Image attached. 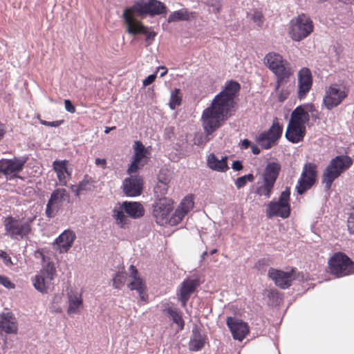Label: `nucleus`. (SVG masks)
<instances>
[{"mask_svg":"<svg viewBox=\"0 0 354 354\" xmlns=\"http://www.w3.org/2000/svg\"><path fill=\"white\" fill-rule=\"evenodd\" d=\"M135 151L133 159L136 162H141V160L146 157L147 149L140 141H136L133 145Z\"/></svg>","mask_w":354,"mask_h":354,"instance_id":"nucleus-36","label":"nucleus"},{"mask_svg":"<svg viewBox=\"0 0 354 354\" xmlns=\"http://www.w3.org/2000/svg\"><path fill=\"white\" fill-rule=\"evenodd\" d=\"M193 207L194 201L192 196H188L185 197V198L182 201L178 208L183 211H185V212L187 214L193 208Z\"/></svg>","mask_w":354,"mask_h":354,"instance_id":"nucleus-41","label":"nucleus"},{"mask_svg":"<svg viewBox=\"0 0 354 354\" xmlns=\"http://www.w3.org/2000/svg\"><path fill=\"white\" fill-rule=\"evenodd\" d=\"M290 195V189L286 187V189L281 193L277 201H270L266 209L267 216L268 218L273 216H279L283 218H288L290 214V207L289 204Z\"/></svg>","mask_w":354,"mask_h":354,"instance_id":"nucleus-8","label":"nucleus"},{"mask_svg":"<svg viewBox=\"0 0 354 354\" xmlns=\"http://www.w3.org/2000/svg\"><path fill=\"white\" fill-rule=\"evenodd\" d=\"M122 16L128 33L133 35L138 34L145 35L146 46L151 45L154 40L156 33L153 31H149L148 28L144 26L141 22L134 19L128 10L124 11Z\"/></svg>","mask_w":354,"mask_h":354,"instance_id":"nucleus-9","label":"nucleus"},{"mask_svg":"<svg viewBox=\"0 0 354 354\" xmlns=\"http://www.w3.org/2000/svg\"><path fill=\"white\" fill-rule=\"evenodd\" d=\"M203 127L205 132V135L201 133H196L194 138V143L198 146H204L207 142L209 141V136L218 129L223 122L225 120L218 118V115L206 113V109L204 110L202 115Z\"/></svg>","mask_w":354,"mask_h":354,"instance_id":"nucleus-7","label":"nucleus"},{"mask_svg":"<svg viewBox=\"0 0 354 354\" xmlns=\"http://www.w3.org/2000/svg\"><path fill=\"white\" fill-rule=\"evenodd\" d=\"M205 345V337L196 327L192 330V335L189 342V348L192 351H197L201 350Z\"/></svg>","mask_w":354,"mask_h":354,"instance_id":"nucleus-30","label":"nucleus"},{"mask_svg":"<svg viewBox=\"0 0 354 354\" xmlns=\"http://www.w3.org/2000/svg\"><path fill=\"white\" fill-rule=\"evenodd\" d=\"M63 122L62 120L54 121V122H47L45 120H41V123L45 126L57 127H59Z\"/></svg>","mask_w":354,"mask_h":354,"instance_id":"nucleus-53","label":"nucleus"},{"mask_svg":"<svg viewBox=\"0 0 354 354\" xmlns=\"http://www.w3.org/2000/svg\"><path fill=\"white\" fill-rule=\"evenodd\" d=\"M140 300L146 301L147 295L145 293V290L140 291L138 292Z\"/></svg>","mask_w":354,"mask_h":354,"instance_id":"nucleus-60","label":"nucleus"},{"mask_svg":"<svg viewBox=\"0 0 354 354\" xmlns=\"http://www.w3.org/2000/svg\"><path fill=\"white\" fill-rule=\"evenodd\" d=\"M75 239V234L71 230H65L62 233L53 243V249L59 253L66 252Z\"/></svg>","mask_w":354,"mask_h":354,"instance_id":"nucleus-23","label":"nucleus"},{"mask_svg":"<svg viewBox=\"0 0 354 354\" xmlns=\"http://www.w3.org/2000/svg\"><path fill=\"white\" fill-rule=\"evenodd\" d=\"M123 192L129 197H135L142 192V178L140 176H131L123 182Z\"/></svg>","mask_w":354,"mask_h":354,"instance_id":"nucleus-20","label":"nucleus"},{"mask_svg":"<svg viewBox=\"0 0 354 354\" xmlns=\"http://www.w3.org/2000/svg\"><path fill=\"white\" fill-rule=\"evenodd\" d=\"M341 2H343L344 3H351L353 0H339Z\"/></svg>","mask_w":354,"mask_h":354,"instance_id":"nucleus-63","label":"nucleus"},{"mask_svg":"<svg viewBox=\"0 0 354 354\" xmlns=\"http://www.w3.org/2000/svg\"><path fill=\"white\" fill-rule=\"evenodd\" d=\"M218 252L217 249H214L210 251V254H216V252Z\"/></svg>","mask_w":354,"mask_h":354,"instance_id":"nucleus-64","label":"nucleus"},{"mask_svg":"<svg viewBox=\"0 0 354 354\" xmlns=\"http://www.w3.org/2000/svg\"><path fill=\"white\" fill-rule=\"evenodd\" d=\"M64 104H65V109L68 112L71 113H75V108L69 100H65Z\"/></svg>","mask_w":354,"mask_h":354,"instance_id":"nucleus-51","label":"nucleus"},{"mask_svg":"<svg viewBox=\"0 0 354 354\" xmlns=\"http://www.w3.org/2000/svg\"><path fill=\"white\" fill-rule=\"evenodd\" d=\"M68 198L69 195L66 189H57L54 190L51 194L50 198L46 205V216L48 218L54 217L58 211L59 206Z\"/></svg>","mask_w":354,"mask_h":354,"instance_id":"nucleus-17","label":"nucleus"},{"mask_svg":"<svg viewBox=\"0 0 354 354\" xmlns=\"http://www.w3.org/2000/svg\"><path fill=\"white\" fill-rule=\"evenodd\" d=\"M254 179V176L252 174H249L248 175H245L236 178L235 181V185L237 189H240L241 187H243L246 185L248 181L252 182Z\"/></svg>","mask_w":354,"mask_h":354,"instance_id":"nucleus-42","label":"nucleus"},{"mask_svg":"<svg viewBox=\"0 0 354 354\" xmlns=\"http://www.w3.org/2000/svg\"><path fill=\"white\" fill-rule=\"evenodd\" d=\"M170 176L167 175L164 171L161 170L160 174L158 176V182H162L165 184L168 185V183L170 182Z\"/></svg>","mask_w":354,"mask_h":354,"instance_id":"nucleus-47","label":"nucleus"},{"mask_svg":"<svg viewBox=\"0 0 354 354\" xmlns=\"http://www.w3.org/2000/svg\"><path fill=\"white\" fill-rule=\"evenodd\" d=\"M192 17H194L193 12H189L186 8H183L170 14L167 19V21L169 23H171L180 21H188Z\"/></svg>","mask_w":354,"mask_h":354,"instance_id":"nucleus-33","label":"nucleus"},{"mask_svg":"<svg viewBox=\"0 0 354 354\" xmlns=\"http://www.w3.org/2000/svg\"><path fill=\"white\" fill-rule=\"evenodd\" d=\"M232 168L235 171H240L243 169V165L241 161L236 160L234 161L232 165Z\"/></svg>","mask_w":354,"mask_h":354,"instance_id":"nucleus-57","label":"nucleus"},{"mask_svg":"<svg viewBox=\"0 0 354 354\" xmlns=\"http://www.w3.org/2000/svg\"><path fill=\"white\" fill-rule=\"evenodd\" d=\"M32 221V218L21 220L12 216L6 217L3 221L6 233L12 239L17 240L26 239L31 232L30 223Z\"/></svg>","mask_w":354,"mask_h":354,"instance_id":"nucleus-5","label":"nucleus"},{"mask_svg":"<svg viewBox=\"0 0 354 354\" xmlns=\"http://www.w3.org/2000/svg\"><path fill=\"white\" fill-rule=\"evenodd\" d=\"M352 165V158L346 155H340L333 158L322 176V182L325 190H330L333 181Z\"/></svg>","mask_w":354,"mask_h":354,"instance_id":"nucleus-2","label":"nucleus"},{"mask_svg":"<svg viewBox=\"0 0 354 354\" xmlns=\"http://www.w3.org/2000/svg\"><path fill=\"white\" fill-rule=\"evenodd\" d=\"M68 314L73 315L77 313L79 308L82 305L81 295L71 292L68 294Z\"/></svg>","mask_w":354,"mask_h":354,"instance_id":"nucleus-31","label":"nucleus"},{"mask_svg":"<svg viewBox=\"0 0 354 354\" xmlns=\"http://www.w3.org/2000/svg\"><path fill=\"white\" fill-rule=\"evenodd\" d=\"M172 204V201L167 197L156 200L153 205V216L158 225L167 223L169 214L173 209Z\"/></svg>","mask_w":354,"mask_h":354,"instance_id":"nucleus-14","label":"nucleus"},{"mask_svg":"<svg viewBox=\"0 0 354 354\" xmlns=\"http://www.w3.org/2000/svg\"><path fill=\"white\" fill-rule=\"evenodd\" d=\"M287 60L284 59L279 54L276 53H269L264 57L265 65L274 73L279 69L281 66H284Z\"/></svg>","mask_w":354,"mask_h":354,"instance_id":"nucleus-28","label":"nucleus"},{"mask_svg":"<svg viewBox=\"0 0 354 354\" xmlns=\"http://www.w3.org/2000/svg\"><path fill=\"white\" fill-rule=\"evenodd\" d=\"M126 274L122 272H118L115 274L113 279V286L115 288L119 289L125 281Z\"/></svg>","mask_w":354,"mask_h":354,"instance_id":"nucleus-44","label":"nucleus"},{"mask_svg":"<svg viewBox=\"0 0 354 354\" xmlns=\"http://www.w3.org/2000/svg\"><path fill=\"white\" fill-rule=\"evenodd\" d=\"M168 185L162 182H158L153 189L154 196L156 200L160 198L166 197L165 195L167 194Z\"/></svg>","mask_w":354,"mask_h":354,"instance_id":"nucleus-37","label":"nucleus"},{"mask_svg":"<svg viewBox=\"0 0 354 354\" xmlns=\"http://www.w3.org/2000/svg\"><path fill=\"white\" fill-rule=\"evenodd\" d=\"M17 331V323L16 318L12 313H2L0 315V333H16Z\"/></svg>","mask_w":354,"mask_h":354,"instance_id":"nucleus-24","label":"nucleus"},{"mask_svg":"<svg viewBox=\"0 0 354 354\" xmlns=\"http://www.w3.org/2000/svg\"><path fill=\"white\" fill-rule=\"evenodd\" d=\"M95 163L96 165H102V167H104L106 162L105 159H101L97 158L95 159Z\"/></svg>","mask_w":354,"mask_h":354,"instance_id":"nucleus-58","label":"nucleus"},{"mask_svg":"<svg viewBox=\"0 0 354 354\" xmlns=\"http://www.w3.org/2000/svg\"><path fill=\"white\" fill-rule=\"evenodd\" d=\"M207 165L212 169L218 171H225L229 169L227 164V157H223L221 160H218L214 153L209 155Z\"/></svg>","mask_w":354,"mask_h":354,"instance_id":"nucleus-29","label":"nucleus"},{"mask_svg":"<svg viewBox=\"0 0 354 354\" xmlns=\"http://www.w3.org/2000/svg\"><path fill=\"white\" fill-rule=\"evenodd\" d=\"M250 145V141L248 139H245L242 141V147L244 149H248Z\"/></svg>","mask_w":354,"mask_h":354,"instance_id":"nucleus-61","label":"nucleus"},{"mask_svg":"<svg viewBox=\"0 0 354 354\" xmlns=\"http://www.w3.org/2000/svg\"><path fill=\"white\" fill-rule=\"evenodd\" d=\"M269 277L274 281L276 286L282 289H286L291 286L293 280L303 279V275L300 273H296L295 270L290 272H284L274 268H270L268 271Z\"/></svg>","mask_w":354,"mask_h":354,"instance_id":"nucleus-12","label":"nucleus"},{"mask_svg":"<svg viewBox=\"0 0 354 354\" xmlns=\"http://www.w3.org/2000/svg\"><path fill=\"white\" fill-rule=\"evenodd\" d=\"M118 205H120L119 208L113 209L112 216L115 219V224L121 228H126L130 222L124 213L134 219L144 216V207L139 202L124 201Z\"/></svg>","mask_w":354,"mask_h":354,"instance_id":"nucleus-3","label":"nucleus"},{"mask_svg":"<svg viewBox=\"0 0 354 354\" xmlns=\"http://www.w3.org/2000/svg\"><path fill=\"white\" fill-rule=\"evenodd\" d=\"M241 88L240 84L235 81L229 82L223 91L215 96L211 106L206 109L207 114L214 113L226 120L229 113L234 105V97Z\"/></svg>","mask_w":354,"mask_h":354,"instance_id":"nucleus-1","label":"nucleus"},{"mask_svg":"<svg viewBox=\"0 0 354 354\" xmlns=\"http://www.w3.org/2000/svg\"><path fill=\"white\" fill-rule=\"evenodd\" d=\"M131 290H136L138 292L145 290V283L141 278L133 279L127 285Z\"/></svg>","mask_w":354,"mask_h":354,"instance_id":"nucleus-40","label":"nucleus"},{"mask_svg":"<svg viewBox=\"0 0 354 354\" xmlns=\"http://www.w3.org/2000/svg\"><path fill=\"white\" fill-rule=\"evenodd\" d=\"M347 96V91L344 86L337 84H332L326 89L324 97V103L327 109L331 110L337 106Z\"/></svg>","mask_w":354,"mask_h":354,"instance_id":"nucleus-13","label":"nucleus"},{"mask_svg":"<svg viewBox=\"0 0 354 354\" xmlns=\"http://www.w3.org/2000/svg\"><path fill=\"white\" fill-rule=\"evenodd\" d=\"M68 160H55L53 162V167L55 171L57 173V176L60 183L65 185L66 184L67 178L71 177V173L67 169Z\"/></svg>","mask_w":354,"mask_h":354,"instance_id":"nucleus-27","label":"nucleus"},{"mask_svg":"<svg viewBox=\"0 0 354 354\" xmlns=\"http://www.w3.org/2000/svg\"><path fill=\"white\" fill-rule=\"evenodd\" d=\"M306 133V127L289 122L286 131V138L292 143H297L303 140Z\"/></svg>","mask_w":354,"mask_h":354,"instance_id":"nucleus-25","label":"nucleus"},{"mask_svg":"<svg viewBox=\"0 0 354 354\" xmlns=\"http://www.w3.org/2000/svg\"><path fill=\"white\" fill-rule=\"evenodd\" d=\"M129 270H130V277H132L133 279L140 278L138 276V270L136 269V268L134 266L131 265L129 268Z\"/></svg>","mask_w":354,"mask_h":354,"instance_id":"nucleus-56","label":"nucleus"},{"mask_svg":"<svg viewBox=\"0 0 354 354\" xmlns=\"http://www.w3.org/2000/svg\"><path fill=\"white\" fill-rule=\"evenodd\" d=\"M317 173L315 164L308 162L304 165L301 177L298 180V185L296 187L299 194H303L313 187L316 181Z\"/></svg>","mask_w":354,"mask_h":354,"instance_id":"nucleus-11","label":"nucleus"},{"mask_svg":"<svg viewBox=\"0 0 354 354\" xmlns=\"http://www.w3.org/2000/svg\"><path fill=\"white\" fill-rule=\"evenodd\" d=\"M282 131V127H281L277 122H274L272 127L266 133H268L270 137H272L275 142H277L281 137Z\"/></svg>","mask_w":354,"mask_h":354,"instance_id":"nucleus-38","label":"nucleus"},{"mask_svg":"<svg viewBox=\"0 0 354 354\" xmlns=\"http://www.w3.org/2000/svg\"><path fill=\"white\" fill-rule=\"evenodd\" d=\"M26 160L21 158L3 159L0 160V174L7 178H12L22 171Z\"/></svg>","mask_w":354,"mask_h":354,"instance_id":"nucleus-15","label":"nucleus"},{"mask_svg":"<svg viewBox=\"0 0 354 354\" xmlns=\"http://www.w3.org/2000/svg\"><path fill=\"white\" fill-rule=\"evenodd\" d=\"M251 149H252V152L255 154V155H257L260 153V149L258 147L255 146V145H252L251 147Z\"/></svg>","mask_w":354,"mask_h":354,"instance_id":"nucleus-62","label":"nucleus"},{"mask_svg":"<svg viewBox=\"0 0 354 354\" xmlns=\"http://www.w3.org/2000/svg\"><path fill=\"white\" fill-rule=\"evenodd\" d=\"M199 285L200 281L198 279H188L182 282L178 295L183 307L186 306L191 295L195 292Z\"/></svg>","mask_w":354,"mask_h":354,"instance_id":"nucleus-21","label":"nucleus"},{"mask_svg":"<svg viewBox=\"0 0 354 354\" xmlns=\"http://www.w3.org/2000/svg\"><path fill=\"white\" fill-rule=\"evenodd\" d=\"M301 109H303V111L304 112H306L307 114H309L310 113L312 116H313V113L316 112V109H315L314 105L312 104H304V105H301Z\"/></svg>","mask_w":354,"mask_h":354,"instance_id":"nucleus-49","label":"nucleus"},{"mask_svg":"<svg viewBox=\"0 0 354 354\" xmlns=\"http://www.w3.org/2000/svg\"><path fill=\"white\" fill-rule=\"evenodd\" d=\"M163 312L165 314L167 315L170 317H171L173 322L178 324L180 329H183L184 327V321L182 318L181 315L180 314V310L176 308H172L167 305L164 310Z\"/></svg>","mask_w":354,"mask_h":354,"instance_id":"nucleus-34","label":"nucleus"},{"mask_svg":"<svg viewBox=\"0 0 354 354\" xmlns=\"http://www.w3.org/2000/svg\"><path fill=\"white\" fill-rule=\"evenodd\" d=\"M157 70H161V73H160V77H163L164 75H165L167 73V69L166 67L165 66H159L158 67Z\"/></svg>","mask_w":354,"mask_h":354,"instance_id":"nucleus-59","label":"nucleus"},{"mask_svg":"<svg viewBox=\"0 0 354 354\" xmlns=\"http://www.w3.org/2000/svg\"><path fill=\"white\" fill-rule=\"evenodd\" d=\"M289 31L290 37L295 41H300L308 36L313 30V26L309 17L305 15H299L292 20Z\"/></svg>","mask_w":354,"mask_h":354,"instance_id":"nucleus-10","label":"nucleus"},{"mask_svg":"<svg viewBox=\"0 0 354 354\" xmlns=\"http://www.w3.org/2000/svg\"><path fill=\"white\" fill-rule=\"evenodd\" d=\"M133 9L140 15L149 14L152 16L166 12V6L158 0H147V1L138 3L133 6Z\"/></svg>","mask_w":354,"mask_h":354,"instance_id":"nucleus-16","label":"nucleus"},{"mask_svg":"<svg viewBox=\"0 0 354 354\" xmlns=\"http://www.w3.org/2000/svg\"><path fill=\"white\" fill-rule=\"evenodd\" d=\"M0 257L3 259L5 263L8 265H12V262L11 261V258L8 255V254L4 251L0 252Z\"/></svg>","mask_w":354,"mask_h":354,"instance_id":"nucleus-55","label":"nucleus"},{"mask_svg":"<svg viewBox=\"0 0 354 354\" xmlns=\"http://www.w3.org/2000/svg\"><path fill=\"white\" fill-rule=\"evenodd\" d=\"M156 78V74L153 73L150 75H149L146 79L143 80V85L145 86H148L151 84H152Z\"/></svg>","mask_w":354,"mask_h":354,"instance_id":"nucleus-52","label":"nucleus"},{"mask_svg":"<svg viewBox=\"0 0 354 354\" xmlns=\"http://www.w3.org/2000/svg\"><path fill=\"white\" fill-rule=\"evenodd\" d=\"M279 88H280V87ZM275 90L278 93V97L281 102L284 101L287 98V97L288 95V92H287L286 91H283V90L280 91L279 89L277 90L276 88H275Z\"/></svg>","mask_w":354,"mask_h":354,"instance_id":"nucleus-54","label":"nucleus"},{"mask_svg":"<svg viewBox=\"0 0 354 354\" xmlns=\"http://www.w3.org/2000/svg\"><path fill=\"white\" fill-rule=\"evenodd\" d=\"M91 189V184L88 182H81L78 186H73L72 191L75 193V196H79L83 191Z\"/></svg>","mask_w":354,"mask_h":354,"instance_id":"nucleus-43","label":"nucleus"},{"mask_svg":"<svg viewBox=\"0 0 354 354\" xmlns=\"http://www.w3.org/2000/svg\"><path fill=\"white\" fill-rule=\"evenodd\" d=\"M186 214L187 213L185 211H183L182 209L178 208L170 218L168 217L167 223L171 225H176L183 220Z\"/></svg>","mask_w":354,"mask_h":354,"instance_id":"nucleus-39","label":"nucleus"},{"mask_svg":"<svg viewBox=\"0 0 354 354\" xmlns=\"http://www.w3.org/2000/svg\"><path fill=\"white\" fill-rule=\"evenodd\" d=\"M140 162H136L135 159H133L132 163L131 164L130 167H129L127 171L128 174H131L132 173H135L138 169V165Z\"/></svg>","mask_w":354,"mask_h":354,"instance_id":"nucleus-50","label":"nucleus"},{"mask_svg":"<svg viewBox=\"0 0 354 354\" xmlns=\"http://www.w3.org/2000/svg\"><path fill=\"white\" fill-rule=\"evenodd\" d=\"M54 273V266L48 262L40 273L35 276L33 283L35 288L41 292H46L53 278Z\"/></svg>","mask_w":354,"mask_h":354,"instance_id":"nucleus-18","label":"nucleus"},{"mask_svg":"<svg viewBox=\"0 0 354 354\" xmlns=\"http://www.w3.org/2000/svg\"><path fill=\"white\" fill-rule=\"evenodd\" d=\"M281 165L276 162H270L267 164L262 174L263 182L257 187L256 194L259 196L269 198L271 196L275 182L279 176Z\"/></svg>","mask_w":354,"mask_h":354,"instance_id":"nucleus-4","label":"nucleus"},{"mask_svg":"<svg viewBox=\"0 0 354 354\" xmlns=\"http://www.w3.org/2000/svg\"><path fill=\"white\" fill-rule=\"evenodd\" d=\"M284 66H281L279 69L273 73L277 77L276 89L278 90L280 86L288 81L290 77L292 75V70L290 64L287 61Z\"/></svg>","mask_w":354,"mask_h":354,"instance_id":"nucleus-26","label":"nucleus"},{"mask_svg":"<svg viewBox=\"0 0 354 354\" xmlns=\"http://www.w3.org/2000/svg\"><path fill=\"white\" fill-rule=\"evenodd\" d=\"M263 16L261 12L255 10L252 14V19L254 22L257 23L259 26H261L263 22Z\"/></svg>","mask_w":354,"mask_h":354,"instance_id":"nucleus-46","label":"nucleus"},{"mask_svg":"<svg viewBox=\"0 0 354 354\" xmlns=\"http://www.w3.org/2000/svg\"><path fill=\"white\" fill-rule=\"evenodd\" d=\"M0 284L3 285L7 288H13L15 285L6 277L0 275Z\"/></svg>","mask_w":354,"mask_h":354,"instance_id":"nucleus-48","label":"nucleus"},{"mask_svg":"<svg viewBox=\"0 0 354 354\" xmlns=\"http://www.w3.org/2000/svg\"><path fill=\"white\" fill-rule=\"evenodd\" d=\"M227 326L229 327L233 338L242 341L249 333V328L246 323L232 317L227 318Z\"/></svg>","mask_w":354,"mask_h":354,"instance_id":"nucleus-19","label":"nucleus"},{"mask_svg":"<svg viewBox=\"0 0 354 354\" xmlns=\"http://www.w3.org/2000/svg\"><path fill=\"white\" fill-rule=\"evenodd\" d=\"M179 90L175 88V93H172L170 97L169 106L171 109H175L177 106L180 104L181 98L178 95Z\"/></svg>","mask_w":354,"mask_h":354,"instance_id":"nucleus-45","label":"nucleus"},{"mask_svg":"<svg viewBox=\"0 0 354 354\" xmlns=\"http://www.w3.org/2000/svg\"><path fill=\"white\" fill-rule=\"evenodd\" d=\"M309 120V114H307L306 112L303 111L301 106H299L292 111L290 122L305 126V124L307 123Z\"/></svg>","mask_w":354,"mask_h":354,"instance_id":"nucleus-32","label":"nucleus"},{"mask_svg":"<svg viewBox=\"0 0 354 354\" xmlns=\"http://www.w3.org/2000/svg\"><path fill=\"white\" fill-rule=\"evenodd\" d=\"M328 272L337 277H342L354 272V262L345 254L336 252L328 260Z\"/></svg>","mask_w":354,"mask_h":354,"instance_id":"nucleus-6","label":"nucleus"},{"mask_svg":"<svg viewBox=\"0 0 354 354\" xmlns=\"http://www.w3.org/2000/svg\"><path fill=\"white\" fill-rule=\"evenodd\" d=\"M313 84L310 71L307 68H303L298 74V97L302 99L310 91Z\"/></svg>","mask_w":354,"mask_h":354,"instance_id":"nucleus-22","label":"nucleus"},{"mask_svg":"<svg viewBox=\"0 0 354 354\" xmlns=\"http://www.w3.org/2000/svg\"><path fill=\"white\" fill-rule=\"evenodd\" d=\"M257 141L261 147L266 149H268L277 144V142L266 132L261 133L257 138Z\"/></svg>","mask_w":354,"mask_h":354,"instance_id":"nucleus-35","label":"nucleus"}]
</instances>
